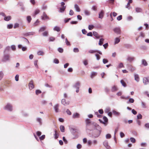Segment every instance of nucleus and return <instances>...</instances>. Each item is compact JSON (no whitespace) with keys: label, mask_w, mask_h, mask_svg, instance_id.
<instances>
[{"label":"nucleus","mask_w":149,"mask_h":149,"mask_svg":"<svg viewBox=\"0 0 149 149\" xmlns=\"http://www.w3.org/2000/svg\"><path fill=\"white\" fill-rule=\"evenodd\" d=\"M102 130V129L99 125L97 128L94 129L93 131L92 135L94 138H98L100 135Z\"/></svg>","instance_id":"1"},{"label":"nucleus","mask_w":149,"mask_h":149,"mask_svg":"<svg viewBox=\"0 0 149 149\" xmlns=\"http://www.w3.org/2000/svg\"><path fill=\"white\" fill-rule=\"evenodd\" d=\"M99 125L96 123L93 122L92 123L87 127L90 129V130H92L93 129L97 128Z\"/></svg>","instance_id":"2"},{"label":"nucleus","mask_w":149,"mask_h":149,"mask_svg":"<svg viewBox=\"0 0 149 149\" xmlns=\"http://www.w3.org/2000/svg\"><path fill=\"white\" fill-rule=\"evenodd\" d=\"M80 86V83L79 82L77 81L76 83L75 84H74L73 87L74 88H76V91L77 93H78L79 92V87Z\"/></svg>","instance_id":"3"},{"label":"nucleus","mask_w":149,"mask_h":149,"mask_svg":"<svg viewBox=\"0 0 149 149\" xmlns=\"http://www.w3.org/2000/svg\"><path fill=\"white\" fill-rule=\"evenodd\" d=\"M4 109L10 111H12V106L9 104H8L4 107Z\"/></svg>","instance_id":"4"},{"label":"nucleus","mask_w":149,"mask_h":149,"mask_svg":"<svg viewBox=\"0 0 149 149\" xmlns=\"http://www.w3.org/2000/svg\"><path fill=\"white\" fill-rule=\"evenodd\" d=\"M10 56L8 54H6L4 53L3 58L2 61L4 62H6L9 60Z\"/></svg>","instance_id":"5"},{"label":"nucleus","mask_w":149,"mask_h":149,"mask_svg":"<svg viewBox=\"0 0 149 149\" xmlns=\"http://www.w3.org/2000/svg\"><path fill=\"white\" fill-rule=\"evenodd\" d=\"M41 19L42 20H49L50 18L47 15L45 12H44L42 15L41 16Z\"/></svg>","instance_id":"6"},{"label":"nucleus","mask_w":149,"mask_h":149,"mask_svg":"<svg viewBox=\"0 0 149 149\" xmlns=\"http://www.w3.org/2000/svg\"><path fill=\"white\" fill-rule=\"evenodd\" d=\"M113 31L117 34H121V30L120 27H116L113 29Z\"/></svg>","instance_id":"7"},{"label":"nucleus","mask_w":149,"mask_h":149,"mask_svg":"<svg viewBox=\"0 0 149 149\" xmlns=\"http://www.w3.org/2000/svg\"><path fill=\"white\" fill-rule=\"evenodd\" d=\"M35 33V32H30L23 33V35L25 36H29L33 35Z\"/></svg>","instance_id":"8"},{"label":"nucleus","mask_w":149,"mask_h":149,"mask_svg":"<svg viewBox=\"0 0 149 149\" xmlns=\"http://www.w3.org/2000/svg\"><path fill=\"white\" fill-rule=\"evenodd\" d=\"M103 144L106 149H111V147L108 145V142L107 141H105L103 143Z\"/></svg>","instance_id":"9"},{"label":"nucleus","mask_w":149,"mask_h":149,"mask_svg":"<svg viewBox=\"0 0 149 149\" xmlns=\"http://www.w3.org/2000/svg\"><path fill=\"white\" fill-rule=\"evenodd\" d=\"M143 83L144 85H146L148 84L149 80L148 77H143Z\"/></svg>","instance_id":"10"},{"label":"nucleus","mask_w":149,"mask_h":149,"mask_svg":"<svg viewBox=\"0 0 149 149\" xmlns=\"http://www.w3.org/2000/svg\"><path fill=\"white\" fill-rule=\"evenodd\" d=\"M93 36L95 37V38L96 39H99L100 37H102V36H100L99 34L95 31H93Z\"/></svg>","instance_id":"11"},{"label":"nucleus","mask_w":149,"mask_h":149,"mask_svg":"<svg viewBox=\"0 0 149 149\" xmlns=\"http://www.w3.org/2000/svg\"><path fill=\"white\" fill-rule=\"evenodd\" d=\"M29 86L30 90H31L34 88V86L33 84V80H32L30 81L29 83Z\"/></svg>","instance_id":"12"},{"label":"nucleus","mask_w":149,"mask_h":149,"mask_svg":"<svg viewBox=\"0 0 149 149\" xmlns=\"http://www.w3.org/2000/svg\"><path fill=\"white\" fill-rule=\"evenodd\" d=\"M85 122L86 124V127H88L89 125L93 122L91 121L89 119L87 118L85 120Z\"/></svg>","instance_id":"13"},{"label":"nucleus","mask_w":149,"mask_h":149,"mask_svg":"<svg viewBox=\"0 0 149 149\" xmlns=\"http://www.w3.org/2000/svg\"><path fill=\"white\" fill-rule=\"evenodd\" d=\"M61 102L62 104L65 106L68 105L69 104V102L68 101L66 102V100L64 99L62 100Z\"/></svg>","instance_id":"14"},{"label":"nucleus","mask_w":149,"mask_h":149,"mask_svg":"<svg viewBox=\"0 0 149 149\" xmlns=\"http://www.w3.org/2000/svg\"><path fill=\"white\" fill-rule=\"evenodd\" d=\"M80 114L77 113H73L72 116V117L73 118H79L80 117Z\"/></svg>","instance_id":"15"},{"label":"nucleus","mask_w":149,"mask_h":149,"mask_svg":"<svg viewBox=\"0 0 149 149\" xmlns=\"http://www.w3.org/2000/svg\"><path fill=\"white\" fill-rule=\"evenodd\" d=\"M58 107H59V105L58 104H55L54 106V109L55 110V112L56 113H58Z\"/></svg>","instance_id":"16"},{"label":"nucleus","mask_w":149,"mask_h":149,"mask_svg":"<svg viewBox=\"0 0 149 149\" xmlns=\"http://www.w3.org/2000/svg\"><path fill=\"white\" fill-rule=\"evenodd\" d=\"M104 13L103 10H101V12L99 14V18L102 19L104 17Z\"/></svg>","instance_id":"17"},{"label":"nucleus","mask_w":149,"mask_h":149,"mask_svg":"<svg viewBox=\"0 0 149 149\" xmlns=\"http://www.w3.org/2000/svg\"><path fill=\"white\" fill-rule=\"evenodd\" d=\"M118 89L117 87L115 86H114L112 87L111 88V91L112 92H115L118 91Z\"/></svg>","instance_id":"18"},{"label":"nucleus","mask_w":149,"mask_h":149,"mask_svg":"<svg viewBox=\"0 0 149 149\" xmlns=\"http://www.w3.org/2000/svg\"><path fill=\"white\" fill-rule=\"evenodd\" d=\"M134 79L137 82H138L139 81V75L137 74H134Z\"/></svg>","instance_id":"19"},{"label":"nucleus","mask_w":149,"mask_h":149,"mask_svg":"<svg viewBox=\"0 0 149 149\" xmlns=\"http://www.w3.org/2000/svg\"><path fill=\"white\" fill-rule=\"evenodd\" d=\"M134 59V57L128 56L127 58V60L130 62H132L133 61Z\"/></svg>","instance_id":"20"},{"label":"nucleus","mask_w":149,"mask_h":149,"mask_svg":"<svg viewBox=\"0 0 149 149\" xmlns=\"http://www.w3.org/2000/svg\"><path fill=\"white\" fill-rule=\"evenodd\" d=\"M135 11L137 13H141L143 11L141 8L138 7L135 8Z\"/></svg>","instance_id":"21"},{"label":"nucleus","mask_w":149,"mask_h":149,"mask_svg":"<svg viewBox=\"0 0 149 149\" xmlns=\"http://www.w3.org/2000/svg\"><path fill=\"white\" fill-rule=\"evenodd\" d=\"M128 69L130 71L133 72L135 70V68L132 66H128Z\"/></svg>","instance_id":"22"},{"label":"nucleus","mask_w":149,"mask_h":149,"mask_svg":"<svg viewBox=\"0 0 149 149\" xmlns=\"http://www.w3.org/2000/svg\"><path fill=\"white\" fill-rule=\"evenodd\" d=\"M74 8L77 12H79L80 11L79 8L77 4L74 5Z\"/></svg>","instance_id":"23"},{"label":"nucleus","mask_w":149,"mask_h":149,"mask_svg":"<svg viewBox=\"0 0 149 149\" xmlns=\"http://www.w3.org/2000/svg\"><path fill=\"white\" fill-rule=\"evenodd\" d=\"M113 114L116 116H119L120 115V113L118 112H117L115 110H113L112 111Z\"/></svg>","instance_id":"24"},{"label":"nucleus","mask_w":149,"mask_h":149,"mask_svg":"<svg viewBox=\"0 0 149 149\" xmlns=\"http://www.w3.org/2000/svg\"><path fill=\"white\" fill-rule=\"evenodd\" d=\"M97 74V73L96 72H92L91 74V78H93Z\"/></svg>","instance_id":"25"},{"label":"nucleus","mask_w":149,"mask_h":149,"mask_svg":"<svg viewBox=\"0 0 149 149\" xmlns=\"http://www.w3.org/2000/svg\"><path fill=\"white\" fill-rule=\"evenodd\" d=\"M11 19V17L10 16H5L4 18V20L6 21H8Z\"/></svg>","instance_id":"26"},{"label":"nucleus","mask_w":149,"mask_h":149,"mask_svg":"<svg viewBox=\"0 0 149 149\" xmlns=\"http://www.w3.org/2000/svg\"><path fill=\"white\" fill-rule=\"evenodd\" d=\"M37 54L38 55L43 56L44 54V53L42 51L39 50L37 52Z\"/></svg>","instance_id":"27"},{"label":"nucleus","mask_w":149,"mask_h":149,"mask_svg":"<svg viewBox=\"0 0 149 149\" xmlns=\"http://www.w3.org/2000/svg\"><path fill=\"white\" fill-rule=\"evenodd\" d=\"M53 30L54 31H56L57 32H59L60 31V29L59 27L58 26H55L53 29Z\"/></svg>","instance_id":"28"},{"label":"nucleus","mask_w":149,"mask_h":149,"mask_svg":"<svg viewBox=\"0 0 149 149\" xmlns=\"http://www.w3.org/2000/svg\"><path fill=\"white\" fill-rule=\"evenodd\" d=\"M70 130L73 134H74L76 132V129L72 128H71L70 129Z\"/></svg>","instance_id":"29"},{"label":"nucleus","mask_w":149,"mask_h":149,"mask_svg":"<svg viewBox=\"0 0 149 149\" xmlns=\"http://www.w3.org/2000/svg\"><path fill=\"white\" fill-rule=\"evenodd\" d=\"M84 13L86 15L88 16L90 14V12L88 10H84Z\"/></svg>","instance_id":"30"},{"label":"nucleus","mask_w":149,"mask_h":149,"mask_svg":"<svg viewBox=\"0 0 149 149\" xmlns=\"http://www.w3.org/2000/svg\"><path fill=\"white\" fill-rule=\"evenodd\" d=\"M10 47L8 46L6 47L4 51V53H5L6 52H8L10 50Z\"/></svg>","instance_id":"31"},{"label":"nucleus","mask_w":149,"mask_h":149,"mask_svg":"<svg viewBox=\"0 0 149 149\" xmlns=\"http://www.w3.org/2000/svg\"><path fill=\"white\" fill-rule=\"evenodd\" d=\"M104 39L102 38H100V39L99 45H102L103 44V41H104Z\"/></svg>","instance_id":"32"},{"label":"nucleus","mask_w":149,"mask_h":149,"mask_svg":"<svg viewBox=\"0 0 149 149\" xmlns=\"http://www.w3.org/2000/svg\"><path fill=\"white\" fill-rule=\"evenodd\" d=\"M120 83L121 84L122 86H123L124 87H125L127 86V84L123 80H121L120 81Z\"/></svg>","instance_id":"33"},{"label":"nucleus","mask_w":149,"mask_h":149,"mask_svg":"<svg viewBox=\"0 0 149 149\" xmlns=\"http://www.w3.org/2000/svg\"><path fill=\"white\" fill-rule=\"evenodd\" d=\"M46 29L45 26L41 27L40 29L39 30V32H41L44 31Z\"/></svg>","instance_id":"34"},{"label":"nucleus","mask_w":149,"mask_h":149,"mask_svg":"<svg viewBox=\"0 0 149 149\" xmlns=\"http://www.w3.org/2000/svg\"><path fill=\"white\" fill-rule=\"evenodd\" d=\"M55 38L53 37H50L49 38V42H53L55 40Z\"/></svg>","instance_id":"35"},{"label":"nucleus","mask_w":149,"mask_h":149,"mask_svg":"<svg viewBox=\"0 0 149 149\" xmlns=\"http://www.w3.org/2000/svg\"><path fill=\"white\" fill-rule=\"evenodd\" d=\"M19 66H15V70L17 71H19L20 70H22V68H20Z\"/></svg>","instance_id":"36"},{"label":"nucleus","mask_w":149,"mask_h":149,"mask_svg":"<svg viewBox=\"0 0 149 149\" xmlns=\"http://www.w3.org/2000/svg\"><path fill=\"white\" fill-rule=\"evenodd\" d=\"M134 102V100L132 98H130L129 100L127 102V103H133Z\"/></svg>","instance_id":"37"},{"label":"nucleus","mask_w":149,"mask_h":149,"mask_svg":"<svg viewBox=\"0 0 149 149\" xmlns=\"http://www.w3.org/2000/svg\"><path fill=\"white\" fill-rule=\"evenodd\" d=\"M60 128L61 132H65V127L61 125L60 126Z\"/></svg>","instance_id":"38"},{"label":"nucleus","mask_w":149,"mask_h":149,"mask_svg":"<svg viewBox=\"0 0 149 149\" xmlns=\"http://www.w3.org/2000/svg\"><path fill=\"white\" fill-rule=\"evenodd\" d=\"M28 23H30L31 20V18L30 16H28L26 17Z\"/></svg>","instance_id":"39"},{"label":"nucleus","mask_w":149,"mask_h":149,"mask_svg":"<svg viewBox=\"0 0 149 149\" xmlns=\"http://www.w3.org/2000/svg\"><path fill=\"white\" fill-rule=\"evenodd\" d=\"M36 121L39 123V124L41 125L42 124V122L41 121V119L40 118H36Z\"/></svg>","instance_id":"40"},{"label":"nucleus","mask_w":149,"mask_h":149,"mask_svg":"<svg viewBox=\"0 0 149 149\" xmlns=\"http://www.w3.org/2000/svg\"><path fill=\"white\" fill-rule=\"evenodd\" d=\"M66 8L65 6H63L62 8H60V12L61 13H62L64 11Z\"/></svg>","instance_id":"41"},{"label":"nucleus","mask_w":149,"mask_h":149,"mask_svg":"<svg viewBox=\"0 0 149 149\" xmlns=\"http://www.w3.org/2000/svg\"><path fill=\"white\" fill-rule=\"evenodd\" d=\"M103 120H104V122H105V125L106 124V125H107V123L108 122V118L106 116H104L103 117Z\"/></svg>","instance_id":"42"},{"label":"nucleus","mask_w":149,"mask_h":149,"mask_svg":"<svg viewBox=\"0 0 149 149\" xmlns=\"http://www.w3.org/2000/svg\"><path fill=\"white\" fill-rule=\"evenodd\" d=\"M97 50H92L91 49L89 50L88 52L90 53L93 54L96 52Z\"/></svg>","instance_id":"43"},{"label":"nucleus","mask_w":149,"mask_h":149,"mask_svg":"<svg viewBox=\"0 0 149 149\" xmlns=\"http://www.w3.org/2000/svg\"><path fill=\"white\" fill-rule=\"evenodd\" d=\"M13 26V25L12 24H8L7 25V28L8 29H11Z\"/></svg>","instance_id":"44"},{"label":"nucleus","mask_w":149,"mask_h":149,"mask_svg":"<svg viewBox=\"0 0 149 149\" xmlns=\"http://www.w3.org/2000/svg\"><path fill=\"white\" fill-rule=\"evenodd\" d=\"M120 41V39L118 38H116L115 40V44H118Z\"/></svg>","instance_id":"45"},{"label":"nucleus","mask_w":149,"mask_h":149,"mask_svg":"<svg viewBox=\"0 0 149 149\" xmlns=\"http://www.w3.org/2000/svg\"><path fill=\"white\" fill-rule=\"evenodd\" d=\"M40 12V10L39 9H37L35 10L34 14V17L37 14H38Z\"/></svg>","instance_id":"46"},{"label":"nucleus","mask_w":149,"mask_h":149,"mask_svg":"<svg viewBox=\"0 0 149 149\" xmlns=\"http://www.w3.org/2000/svg\"><path fill=\"white\" fill-rule=\"evenodd\" d=\"M54 132H55V133L54 134V138L55 139H57L58 137V135L57 132H56V130H54Z\"/></svg>","instance_id":"47"},{"label":"nucleus","mask_w":149,"mask_h":149,"mask_svg":"<svg viewBox=\"0 0 149 149\" xmlns=\"http://www.w3.org/2000/svg\"><path fill=\"white\" fill-rule=\"evenodd\" d=\"M58 50L60 53H62L63 52V49L61 47H59L58 48Z\"/></svg>","instance_id":"48"},{"label":"nucleus","mask_w":149,"mask_h":149,"mask_svg":"<svg viewBox=\"0 0 149 149\" xmlns=\"http://www.w3.org/2000/svg\"><path fill=\"white\" fill-rule=\"evenodd\" d=\"M110 110V108L109 107L107 108L105 110L104 112L106 113H107L109 112Z\"/></svg>","instance_id":"49"},{"label":"nucleus","mask_w":149,"mask_h":149,"mask_svg":"<svg viewBox=\"0 0 149 149\" xmlns=\"http://www.w3.org/2000/svg\"><path fill=\"white\" fill-rule=\"evenodd\" d=\"M142 64L143 65H147L148 64L146 61L144 59L142 60Z\"/></svg>","instance_id":"50"},{"label":"nucleus","mask_w":149,"mask_h":149,"mask_svg":"<svg viewBox=\"0 0 149 149\" xmlns=\"http://www.w3.org/2000/svg\"><path fill=\"white\" fill-rule=\"evenodd\" d=\"M118 127L116 128L115 129V132H114V138L115 140V139H116V137H115V135H116V134L117 132L118 131Z\"/></svg>","instance_id":"51"},{"label":"nucleus","mask_w":149,"mask_h":149,"mask_svg":"<svg viewBox=\"0 0 149 149\" xmlns=\"http://www.w3.org/2000/svg\"><path fill=\"white\" fill-rule=\"evenodd\" d=\"M45 135H43L39 137V139L40 141L43 140L45 138Z\"/></svg>","instance_id":"52"},{"label":"nucleus","mask_w":149,"mask_h":149,"mask_svg":"<svg viewBox=\"0 0 149 149\" xmlns=\"http://www.w3.org/2000/svg\"><path fill=\"white\" fill-rule=\"evenodd\" d=\"M48 32L47 31H45L43 32L42 33V35L44 36H47L48 35Z\"/></svg>","instance_id":"53"},{"label":"nucleus","mask_w":149,"mask_h":149,"mask_svg":"<svg viewBox=\"0 0 149 149\" xmlns=\"http://www.w3.org/2000/svg\"><path fill=\"white\" fill-rule=\"evenodd\" d=\"M145 35L144 33L141 32L140 33V35L139 36V37H141L142 38H143L145 37Z\"/></svg>","instance_id":"54"},{"label":"nucleus","mask_w":149,"mask_h":149,"mask_svg":"<svg viewBox=\"0 0 149 149\" xmlns=\"http://www.w3.org/2000/svg\"><path fill=\"white\" fill-rule=\"evenodd\" d=\"M19 24L18 23H16L14 24V28L16 29L19 27Z\"/></svg>","instance_id":"55"},{"label":"nucleus","mask_w":149,"mask_h":149,"mask_svg":"<svg viewBox=\"0 0 149 149\" xmlns=\"http://www.w3.org/2000/svg\"><path fill=\"white\" fill-rule=\"evenodd\" d=\"M3 74L2 72L0 71V80L3 78Z\"/></svg>","instance_id":"56"},{"label":"nucleus","mask_w":149,"mask_h":149,"mask_svg":"<svg viewBox=\"0 0 149 149\" xmlns=\"http://www.w3.org/2000/svg\"><path fill=\"white\" fill-rule=\"evenodd\" d=\"M65 42L67 45L69 46L70 45V42L68 41L67 38L65 39Z\"/></svg>","instance_id":"57"},{"label":"nucleus","mask_w":149,"mask_h":149,"mask_svg":"<svg viewBox=\"0 0 149 149\" xmlns=\"http://www.w3.org/2000/svg\"><path fill=\"white\" fill-rule=\"evenodd\" d=\"M130 6V3H128L127 5L126 6V8L130 10L132 8Z\"/></svg>","instance_id":"58"},{"label":"nucleus","mask_w":149,"mask_h":149,"mask_svg":"<svg viewBox=\"0 0 149 149\" xmlns=\"http://www.w3.org/2000/svg\"><path fill=\"white\" fill-rule=\"evenodd\" d=\"M41 91L39 90H36V94L38 95V94L41 93Z\"/></svg>","instance_id":"59"},{"label":"nucleus","mask_w":149,"mask_h":149,"mask_svg":"<svg viewBox=\"0 0 149 149\" xmlns=\"http://www.w3.org/2000/svg\"><path fill=\"white\" fill-rule=\"evenodd\" d=\"M130 140L133 143H134L136 141V140L135 139L133 138V137H131L130 138Z\"/></svg>","instance_id":"60"},{"label":"nucleus","mask_w":149,"mask_h":149,"mask_svg":"<svg viewBox=\"0 0 149 149\" xmlns=\"http://www.w3.org/2000/svg\"><path fill=\"white\" fill-rule=\"evenodd\" d=\"M111 137V135L110 134H107L106 135V138L107 139H109Z\"/></svg>","instance_id":"61"},{"label":"nucleus","mask_w":149,"mask_h":149,"mask_svg":"<svg viewBox=\"0 0 149 149\" xmlns=\"http://www.w3.org/2000/svg\"><path fill=\"white\" fill-rule=\"evenodd\" d=\"M63 141L64 142V143H65V144H67L68 143V141H67V140L65 138V137L64 136H63Z\"/></svg>","instance_id":"62"},{"label":"nucleus","mask_w":149,"mask_h":149,"mask_svg":"<svg viewBox=\"0 0 149 149\" xmlns=\"http://www.w3.org/2000/svg\"><path fill=\"white\" fill-rule=\"evenodd\" d=\"M11 49L15 51L16 49V47L14 45H12L11 46Z\"/></svg>","instance_id":"63"},{"label":"nucleus","mask_w":149,"mask_h":149,"mask_svg":"<svg viewBox=\"0 0 149 149\" xmlns=\"http://www.w3.org/2000/svg\"><path fill=\"white\" fill-rule=\"evenodd\" d=\"M97 7L96 6H92L91 9L94 11H96L97 10Z\"/></svg>","instance_id":"64"}]
</instances>
